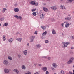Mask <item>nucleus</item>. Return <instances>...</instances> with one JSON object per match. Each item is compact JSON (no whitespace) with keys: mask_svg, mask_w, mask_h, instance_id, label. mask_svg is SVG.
I'll use <instances>...</instances> for the list:
<instances>
[{"mask_svg":"<svg viewBox=\"0 0 74 74\" xmlns=\"http://www.w3.org/2000/svg\"><path fill=\"white\" fill-rule=\"evenodd\" d=\"M23 53L24 55L26 56V55H27V50H25L24 51H23Z\"/></svg>","mask_w":74,"mask_h":74,"instance_id":"obj_8","label":"nucleus"},{"mask_svg":"<svg viewBox=\"0 0 74 74\" xmlns=\"http://www.w3.org/2000/svg\"><path fill=\"white\" fill-rule=\"evenodd\" d=\"M73 1H74V0H72Z\"/></svg>","mask_w":74,"mask_h":74,"instance_id":"obj_63","label":"nucleus"},{"mask_svg":"<svg viewBox=\"0 0 74 74\" xmlns=\"http://www.w3.org/2000/svg\"><path fill=\"white\" fill-rule=\"evenodd\" d=\"M69 74H72V72L71 71H69Z\"/></svg>","mask_w":74,"mask_h":74,"instance_id":"obj_51","label":"nucleus"},{"mask_svg":"<svg viewBox=\"0 0 74 74\" xmlns=\"http://www.w3.org/2000/svg\"><path fill=\"white\" fill-rule=\"evenodd\" d=\"M42 70L45 71H47V68L46 67H44L43 68Z\"/></svg>","mask_w":74,"mask_h":74,"instance_id":"obj_19","label":"nucleus"},{"mask_svg":"<svg viewBox=\"0 0 74 74\" xmlns=\"http://www.w3.org/2000/svg\"><path fill=\"white\" fill-rule=\"evenodd\" d=\"M13 71H15V72H16V74H18V73H19V71H18L16 69H14Z\"/></svg>","mask_w":74,"mask_h":74,"instance_id":"obj_11","label":"nucleus"},{"mask_svg":"<svg viewBox=\"0 0 74 74\" xmlns=\"http://www.w3.org/2000/svg\"><path fill=\"white\" fill-rule=\"evenodd\" d=\"M67 1L69 3H71V2H72V1H73L72 0H67Z\"/></svg>","mask_w":74,"mask_h":74,"instance_id":"obj_37","label":"nucleus"},{"mask_svg":"<svg viewBox=\"0 0 74 74\" xmlns=\"http://www.w3.org/2000/svg\"><path fill=\"white\" fill-rule=\"evenodd\" d=\"M31 4H32V5H34V4H35V2L34 1H31L30 2Z\"/></svg>","mask_w":74,"mask_h":74,"instance_id":"obj_28","label":"nucleus"},{"mask_svg":"<svg viewBox=\"0 0 74 74\" xmlns=\"http://www.w3.org/2000/svg\"><path fill=\"white\" fill-rule=\"evenodd\" d=\"M3 20H4L3 18H1L0 19V20L1 21H3Z\"/></svg>","mask_w":74,"mask_h":74,"instance_id":"obj_46","label":"nucleus"},{"mask_svg":"<svg viewBox=\"0 0 74 74\" xmlns=\"http://www.w3.org/2000/svg\"><path fill=\"white\" fill-rule=\"evenodd\" d=\"M13 41H14V39H12V38H11L9 40V41L10 43H11Z\"/></svg>","mask_w":74,"mask_h":74,"instance_id":"obj_17","label":"nucleus"},{"mask_svg":"<svg viewBox=\"0 0 74 74\" xmlns=\"http://www.w3.org/2000/svg\"><path fill=\"white\" fill-rule=\"evenodd\" d=\"M34 5L35 6H37V5H38V3L37 2H35Z\"/></svg>","mask_w":74,"mask_h":74,"instance_id":"obj_32","label":"nucleus"},{"mask_svg":"<svg viewBox=\"0 0 74 74\" xmlns=\"http://www.w3.org/2000/svg\"><path fill=\"white\" fill-rule=\"evenodd\" d=\"M14 11H15V12H19V10L18 8H14Z\"/></svg>","mask_w":74,"mask_h":74,"instance_id":"obj_12","label":"nucleus"},{"mask_svg":"<svg viewBox=\"0 0 74 74\" xmlns=\"http://www.w3.org/2000/svg\"><path fill=\"white\" fill-rule=\"evenodd\" d=\"M16 40H17V41H19V42H21L22 40V38H16Z\"/></svg>","mask_w":74,"mask_h":74,"instance_id":"obj_14","label":"nucleus"},{"mask_svg":"<svg viewBox=\"0 0 74 74\" xmlns=\"http://www.w3.org/2000/svg\"><path fill=\"white\" fill-rule=\"evenodd\" d=\"M40 17L41 19H43L44 18V16L43 15V14H42L40 15Z\"/></svg>","mask_w":74,"mask_h":74,"instance_id":"obj_18","label":"nucleus"},{"mask_svg":"<svg viewBox=\"0 0 74 74\" xmlns=\"http://www.w3.org/2000/svg\"><path fill=\"white\" fill-rule=\"evenodd\" d=\"M22 68L23 70H25L26 69V67L24 65H23L22 66Z\"/></svg>","mask_w":74,"mask_h":74,"instance_id":"obj_20","label":"nucleus"},{"mask_svg":"<svg viewBox=\"0 0 74 74\" xmlns=\"http://www.w3.org/2000/svg\"><path fill=\"white\" fill-rule=\"evenodd\" d=\"M47 31H45V32H43L42 34V36H45V35L47 34Z\"/></svg>","mask_w":74,"mask_h":74,"instance_id":"obj_22","label":"nucleus"},{"mask_svg":"<svg viewBox=\"0 0 74 74\" xmlns=\"http://www.w3.org/2000/svg\"><path fill=\"white\" fill-rule=\"evenodd\" d=\"M71 49H74V47H71Z\"/></svg>","mask_w":74,"mask_h":74,"instance_id":"obj_55","label":"nucleus"},{"mask_svg":"<svg viewBox=\"0 0 74 74\" xmlns=\"http://www.w3.org/2000/svg\"><path fill=\"white\" fill-rule=\"evenodd\" d=\"M68 16H70V14L68 15Z\"/></svg>","mask_w":74,"mask_h":74,"instance_id":"obj_58","label":"nucleus"},{"mask_svg":"<svg viewBox=\"0 0 74 74\" xmlns=\"http://www.w3.org/2000/svg\"><path fill=\"white\" fill-rule=\"evenodd\" d=\"M69 74V73H68V74Z\"/></svg>","mask_w":74,"mask_h":74,"instance_id":"obj_64","label":"nucleus"},{"mask_svg":"<svg viewBox=\"0 0 74 74\" xmlns=\"http://www.w3.org/2000/svg\"><path fill=\"white\" fill-rule=\"evenodd\" d=\"M35 38V36H31L30 37V42H32L33 41V40H34V38Z\"/></svg>","mask_w":74,"mask_h":74,"instance_id":"obj_4","label":"nucleus"},{"mask_svg":"<svg viewBox=\"0 0 74 74\" xmlns=\"http://www.w3.org/2000/svg\"><path fill=\"white\" fill-rule=\"evenodd\" d=\"M34 34H37V31H36L34 32Z\"/></svg>","mask_w":74,"mask_h":74,"instance_id":"obj_41","label":"nucleus"},{"mask_svg":"<svg viewBox=\"0 0 74 74\" xmlns=\"http://www.w3.org/2000/svg\"><path fill=\"white\" fill-rule=\"evenodd\" d=\"M73 60H74V58H71L70 60L67 62L68 64H70L71 63H72Z\"/></svg>","mask_w":74,"mask_h":74,"instance_id":"obj_1","label":"nucleus"},{"mask_svg":"<svg viewBox=\"0 0 74 74\" xmlns=\"http://www.w3.org/2000/svg\"><path fill=\"white\" fill-rule=\"evenodd\" d=\"M71 38L72 39V40L74 39V36H72L71 37Z\"/></svg>","mask_w":74,"mask_h":74,"instance_id":"obj_36","label":"nucleus"},{"mask_svg":"<svg viewBox=\"0 0 74 74\" xmlns=\"http://www.w3.org/2000/svg\"><path fill=\"white\" fill-rule=\"evenodd\" d=\"M38 65L39 66H40V67H41V66H42V64H39Z\"/></svg>","mask_w":74,"mask_h":74,"instance_id":"obj_52","label":"nucleus"},{"mask_svg":"<svg viewBox=\"0 0 74 74\" xmlns=\"http://www.w3.org/2000/svg\"><path fill=\"white\" fill-rule=\"evenodd\" d=\"M27 46H29V43H28L27 44Z\"/></svg>","mask_w":74,"mask_h":74,"instance_id":"obj_54","label":"nucleus"},{"mask_svg":"<svg viewBox=\"0 0 74 74\" xmlns=\"http://www.w3.org/2000/svg\"><path fill=\"white\" fill-rule=\"evenodd\" d=\"M61 25H62V27H63V26H63L64 25V23H62L61 24Z\"/></svg>","mask_w":74,"mask_h":74,"instance_id":"obj_50","label":"nucleus"},{"mask_svg":"<svg viewBox=\"0 0 74 74\" xmlns=\"http://www.w3.org/2000/svg\"><path fill=\"white\" fill-rule=\"evenodd\" d=\"M71 25L70 23H66L65 25V26L66 28H67L69 25Z\"/></svg>","mask_w":74,"mask_h":74,"instance_id":"obj_6","label":"nucleus"},{"mask_svg":"<svg viewBox=\"0 0 74 74\" xmlns=\"http://www.w3.org/2000/svg\"><path fill=\"white\" fill-rule=\"evenodd\" d=\"M71 53V54H72V53H73V52H71V53Z\"/></svg>","mask_w":74,"mask_h":74,"instance_id":"obj_57","label":"nucleus"},{"mask_svg":"<svg viewBox=\"0 0 74 74\" xmlns=\"http://www.w3.org/2000/svg\"><path fill=\"white\" fill-rule=\"evenodd\" d=\"M17 19H19L20 20H21V19H22V17L21 16H20L18 17V18H17Z\"/></svg>","mask_w":74,"mask_h":74,"instance_id":"obj_24","label":"nucleus"},{"mask_svg":"<svg viewBox=\"0 0 74 74\" xmlns=\"http://www.w3.org/2000/svg\"><path fill=\"white\" fill-rule=\"evenodd\" d=\"M25 74H31V72L30 71H28L27 73H25Z\"/></svg>","mask_w":74,"mask_h":74,"instance_id":"obj_33","label":"nucleus"},{"mask_svg":"<svg viewBox=\"0 0 74 74\" xmlns=\"http://www.w3.org/2000/svg\"><path fill=\"white\" fill-rule=\"evenodd\" d=\"M52 34H56V31H55L54 29H53L52 31Z\"/></svg>","mask_w":74,"mask_h":74,"instance_id":"obj_15","label":"nucleus"},{"mask_svg":"<svg viewBox=\"0 0 74 74\" xmlns=\"http://www.w3.org/2000/svg\"><path fill=\"white\" fill-rule=\"evenodd\" d=\"M1 26V23H0V27Z\"/></svg>","mask_w":74,"mask_h":74,"instance_id":"obj_60","label":"nucleus"},{"mask_svg":"<svg viewBox=\"0 0 74 74\" xmlns=\"http://www.w3.org/2000/svg\"><path fill=\"white\" fill-rule=\"evenodd\" d=\"M51 70H55L54 68H53V67H51Z\"/></svg>","mask_w":74,"mask_h":74,"instance_id":"obj_49","label":"nucleus"},{"mask_svg":"<svg viewBox=\"0 0 74 74\" xmlns=\"http://www.w3.org/2000/svg\"><path fill=\"white\" fill-rule=\"evenodd\" d=\"M67 47V43L64 42L63 43L62 48H66Z\"/></svg>","mask_w":74,"mask_h":74,"instance_id":"obj_2","label":"nucleus"},{"mask_svg":"<svg viewBox=\"0 0 74 74\" xmlns=\"http://www.w3.org/2000/svg\"><path fill=\"white\" fill-rule=\"evenodd\" d=\"M5 10H7V9L6 8H3L2 10V12H5Z\"/></svg>","mask_w":74,"mask_h":74,"instance_id":"obj_23","label":"nucleus"},{"mask_svg":"<svg viewBox=\"0 0 74 74\" xmlns=\"http://www.w3.org/2000/svg\"><path fill=\"white\" fill-rule=\"evenodd\" d=\"M36 47H37V48H40L41 47V45L40 44H38L36 45Z\"/></svg>","mask_w":74,"mask_h":74,"instance_id":"obj_27","label":"nucleus"},{"mask_svg":"<svg viewBox=\"0 0 74 74\" xmlns=\"http://www.w3.org/2000/svg\"><path fill=\"white\" fill-rule=\"evenodd\" d=\"M9 62L7 60H4L3 61V64L5 66H8Z\"/></svg>","mask_w":74,"mask_h":74,"instance_id":"obj_3","label":"nucleus"},{"mask_svg":"<svg viewBox=\"0 0 74 74\" xmlns=\"http://www.w3.org/2000/svg\"><path fill=\"white\" fill-rule=\"evenodd\" d=\"M43 11H45V12H47V11H48V10L45 7H43Z\"/></svg>","mask_w":74,"mask_h":74,"instance_id":"obj_13","label":"nucleus"},{"mask_svg":"<svg viewBox=\"0 0 74 74\" xmlns=\"http://www.w3.org/2000/svg\"><path fill=\"white\" fill-rule=\"evenodd\" d=\"M50 8H51L52 10H53L54 11H56L57 10V7L55 6H51L50 7Z\"/></svg>","mask_w":74,"mask_h":74,"instance_id":"obj_5","label":"nucleus"},{"mask_svg":"<svg viewBox=\"0 0 74 74\" xmlns=\"http://www.w3.org/2000/svg\"><path fill=\"white\" fill-rule=\"evenodd\" d=\"M4 71L5 73H8L9 72V70L7 69H4Z\"/></svg>","mask_w":74,"mask_h":74,"instance_id":"obj_10","label":"nucleus"},{"mask_svg":"<svg viewBox=\"0 0 74 74\" xmlns=\"http://www.w3.org/2000/svg\"><path fill=\"white\" fill-rule=\"evenodd\" d=\"M46 74H49V73L48 71H47L46 72Z\"/></svg>","mask_w":74,"mask_h":74,"instance_id":"obj_42","label":"nucleus"},{"mask_svg":"<svg viewBox=\"0 0 74 74\" xmlns=\"http://www.w3.org/2000/svg\"><path fill=\"white\" fill-rule=\"evenodd\" d=\"M72 74H74V73H73Z\"/></svg>","mask_w":74,"mask_h":74,"instance_id":"obj_61","label":"nucleus"},{"mask_svg":"<svg viewBox=\"0 0 74 74\" xmlns=\"http://www.w3.org/2000/svg\"><path fill=\"white\" fill-rule=\"evenodd\" d=\"M73 73H74V70H73Z\"/></svg>","mask_w":74,"mask_h":74,"instance_id":"obj_59","label":"nucleus"},{"mask_svg":"<svg viewBox=\"0 0 74 74\" xmlns=\"http://www.w3.org/2000/svg\"><path fill=\"white\" fill-rule=\"evenodd\" d=\"M5 37H6V36L5 35H3V40L4 41H5V40H6Z\"/></svg>","mask_w":74,"mask_h":74,"instance_id":"obj_16","label":"nucleus"},{"mask_svg":"<svg viewBox=\"0 0 74 74\" xmlns=\"http://www.w3.org/2000/svg\"><path fill=\"white\" fill-rule=\"evenodd\" d=\"M72 18L71 17H67V18H65V19L66 20V21H71V19Z\"/></svg>","mask_w":74,"mask_h":74,"instance_id":"obj_7","label":"nucleus"},{"mask_svg":"<svg viewBox=\"0 0 74 74\" xmlns=\"http://www.w3.org/2000/svg\"><path fill=\"white\" fill-rule=\"evenodd\" d=\"M66 43H67V45H68V44H70V42H66Z\"/></svg>","mask_w":74,"mask_h":74,"instance_id":"obj_45","label":"nucleus"},{"mask_svg":"<svg viewBox=\"0 0 74 74\" xmlns=\"http://www.w3.org/2000/svg\"><path fill=\"white\" fill-rule=\"evenodd\" d=\"M60 7L61 8H62V9H63L64 10H65V9H66L65 7L64 6H61Z\"/></svg>","mask_w":74,"mask_h":74,"instance_id":"obj_25","label":"nucleus"},{"mask_svg":"<svg viewBox=\"0 0 74 74\" xmlns=\"http://www.w3.org/2000/svg\"><path fill=\"white\" fill-rule=\"evenodd\" d=\"M14 16L15 18H18V16L17 15H14Z\"/></svg>","mask_w":74,"mask_h":74,"instance_id":"obj_44","label":"nucleus"},{"mask_svg":"<svg viewBox=\"0 0 74 74\" xmlns=\"http://www.w3.org/2000/svg\"><path fill=\"white\" fill-rule=\"evenodd\" d=\"M41 28L43 30H45L46 27L45 26H42Z\"/></svg>","mask_w":74,"mask_h":74,"instance_id":"obj_26","label":"nucleus"},{"mask_svg":"<svg viewBox=\"0 0 74 74\" xmlns=\"http://www.w3.org/2000/svg\"><path fill=\"white\" fill-rule=\"evenodd\" d=\"M51 21H52V22H54V21H55V19L53 18H51Z\"/></svg>","mask_w":74,"mask_h":74,"instance_id":"obj_39","label":"nucleus"},{"mask_svg":"<svg viewBox=\"0 0 74 74\" xmlns=\"http://www.w3.org/2000/svg\"><path fill=\"white\" fill-rule=\"evenodd\" d=\"M45 43H46V44H47V43H48L49 42H48V40H46L45 41Z\"/></svg>","mask_w":74,"mask_h":74,"instance_id":"obj_35","label":"nucleus"},{"mask_svg":"<svg viewBox=\"0 0 74 74\" xmlns=\"http://www.w3.org/2000/svg\"><path fill=\"white\" fill-rule=\"evenodd\" d=\"M18 58H20L21 57V55H18Z\"/></svg>","mask_w":74,"mask_h":74,"instance_id":"obj_53","label":"nucleus"},{"mask_svg":"<svg viewBox=\"0 0 74 74\" xmlns=\"http://www.w3.org/2000/svg\"><path fill=\"white\" fill-rule=\"evenodd\" d=\"M32 15L34 16H36V15H37L36 14V12H33L32 13Z\"/></svg>","mask_w":74,"mask_h":74,"instance_id":"obj_29","label":"nucleus"},{"mask_svg":"<svg viewBox=\"0 0 74 74\" xmlns=\"http://www.w3.org/2000/svg\"><path fill=\"white\" fill-rule=\"evenodd\" d=\"M18 5V4H14V6L15 7H16Z\"/></svg>","mask_w":74,"mask_h":74,"instance_id":"obj_48","label":"nucleus"},{"mask_svg":"<svg viewBox=\"0 0 74 74\" xmlns=\"http://www.w3.org/2000/svg\"><path fill=\"white\" fill-rule=\"evenodd\" d=\"M17 34H19V35H21L20 32H17L16 33Z\"/></svg>","mask_w":74,"mask_h":74,"instance_id":"obj_43","label":"nucleus"},{"mask_svg":"<svg viewBox=\"0 0 74 74\" xmlns=\"http://www.w3.org/2000/svg\"><path fill=\"white\" fill-rule=\"evenodd\" d=\"M61 1H63V0H60Z\"/></svg>","mask_w":74,"mask_h":74,"instance_id":"obj_62","label":"nucleus"},{"mask_svg":"<svg viewBox=\"0 0 74 74\" xmlns=\"http://www.w3.org/2000/svg\"><path fill=\"white\" fill-rule=\"evenodd\" d=\"M52 66H53V67L54 68H56V67H57V66H58V65H56V63H53L52 64Z\"/></svg>","mask_w":74,"mask_h":74,"instance_id":"obj_9","label":"nucleus"},{"mask_svg":"<svg viewBox=\"0 0 74 74\" xmlns=\"http://www.w3.org/2000/svg\"><path fill=\"white\" fill-rule=\"evenodd\" d=\"M61 73L62 74H64V71L63 70H62L61 71Z\"/></svg>","mask_w":74,"mask_h":74,"instance_id":"obj_40","label":"nucleus"},{"mask_svg":"<svg viewBox=\"0 0 74 74\" xmlns=\"http://www.w3.org/2000/svg\"><path fill=\"white\" fill-rule=\"evenodd\" d=\"M48 56H43L42 57V58H44L45 59H46L47 58Z\"/></svg>","mask_w":74,"mask_h":74,"instance_id":"obj_31","label":"nucleus"},{"mask_svg":"<svg viewBox=\"0 0 74 74\" xmlns=\"http://www.w3.org/2000/svg\"><path fill=\"white\" fill-rule=\"evenodd\" d=\"M47 59L48 60H50L51 59V57H49L47 58Z\"/></svg>","mask_w":74,"mask_h":74,"instance_id":"obj_47","label":"nucleus"},{"mask_svg":"<svg viewBox=\"0 0 74 74\" xmlns=\"http://www.w3.org/2000/svg\"><path fill=\"white\" fill-rule=\"evenodd\" d=\"M8 23H4L3 25V26H8Z\"/></svg>","mask_w":74,"mask_h":74,"instance_id":"obj_21","label":"nucleus"},{"mask_svg":"<svg viewBox=\"0 0 74 74\" xmlns=\"http://www.w3.org/2000/svg\"><path fill=\"white\" fill-rule=\"evenodd\" d=\"M34 65L36 66V65H37V64L36 63V64H34Z\"/></svg>","mask_w":74,"mask_h":74,"instance_id":"obj_56","label":"nucleus"},{"mask_svg":"<svg viewBox=\"0 0 74 74\" xmlns=\"http://www.w3.org/2000/svg\"><path fill=\"white\" fill-rule=\"evenodd\" d=\"M8 59L10 60H12V58L11 56H8Z\"/></svg>","mask_w":74,"mask_h":74,"instance_id":"obj_30","label":"nucleus"},{"mask_svg":"<svg viewBox=\"0 0 74 74\" xmlns=\"http://www.w3.org/2000/svg\"><path fill=\"white\" fill-rule=\"evenodd\" d=\"M36 10V9H33L32 10V12H33V11H34Z\"/></svg>","mask_w":74,"mask_h":74,"instance_id":"obj_38","label":"nucleus"},{"mask_svg":"<svg viewBox=\"0 0 74 74\" xmlns=\"http://www.w3.org/2000/svg\"><path fill=\"white\" fill-rule=\"evenodd\" d=\"M34 74H40V71H38L36 73H34Z\"/></svg>","mask_w":74,"mask_h":74,"instance_id":"obj_34","label":"nucleus"}]
</instances>
